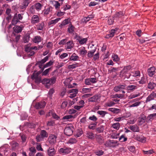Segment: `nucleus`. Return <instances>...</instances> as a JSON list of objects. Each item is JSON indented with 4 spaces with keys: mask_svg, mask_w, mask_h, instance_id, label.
<instances>
[{
    "mask_svg": "<svg viewBox=\"0 0 156 156\" xmlns=\"http://www.w3.org/2000/svg\"><path fill=\"white\" fill-rule=\"evenodd\" d=\"M156 116V113H154L151 114L149 115L147 117L148 119L149 120L153 119Z\"/></svg>",
    "mask_w": 156,
    "mask_h": 156,
    "instance_id": "nucleus-64",
    "label": "nucleus"
},
{
    "mask_svg": "<svg viewBox=\"0 0 156 156\" xmlns=\"http://www.w3.org/2000/svg\"><path fill=\"white\" fill-rule=\"evenodd\" d=\"M126 84H119L116 86L114 88L113 90L116 92L121 91V90L126 89Z\"/></svg>",
    "mask_w": 156,
    "mask_h": 156,
    "instance_id": "nucleus-10",
    "label": "nucleus"
},
{
    "mask_svg": "<svg viewBox=\"0 0 156 156\" xmlns=\"http://www.w3.org/2000/svg\"><path fill=\"white\" fill-rule=\"evenodd\" d=\"M42 38L39 36H35L32 40L33 41L37 44H38L41 42L42 40Z\"/></svg>",
    "mask_w": 156,
    "mask_h": 156,
    "instance_id": "nucleus-27",
    "label": "nucleus"
},
{
    "mask_svg": "<svg viewBox=\"0 0 156 156\" xmlns=\"http://www.w3.org/2000/svg\"><path fill=\"white\" fill-rule=\"evenodd\" d=\"M97 113L99 115L102 117L103 118L108 113L104 111H98L97 112Z\"/></svg>",
    "mask_w": 156,
    "mask_h": 156,
    "instance_id": "nucleus-44",
    "label": "nucleus"
},
{
    "mask_svg": "<svg viewBox=\"0 0 156 156\" xmlns=\"http://www.w3.org/2000/svg\"><path fill=\"white\" fill-rule=\"evenodd\" d=\"M156 86V84L153 82H150L148 84V88L149 89H153Z\"/></svg>",
    "mask_w": 156,
    "mask_h": 156,
    "instance_id": "nucleus-51",
    "label": "nucleus"
},
{
    "mask_svg": "<svg viewBox=\"0 0 156 156\" xmlns=\"http://www.w3.org/2000/svg\"><path fill=\"white\" fill-rule=\"evenodd\" d=\"M47 153L49 156H54L55 154L56 151L54 147H49L47 150Z\"/></svg>",
    "mask_w": 156,
    "mask_h": 156,
    "instance_id": "nucleus-18",
    "label": "nucleus"
},
{
    "mask_svg": "<svg viewBox=\"0 0 156 156\" xmlns=\"http://www.w3.org/2000/svg\"><path fill=\"white\" fill-rule=\"evenodd\" d=\"M129 129L134 132H138L139 131V127L136 125L130 126Z\"/></svg>",
    "mask_w": 156,
    "mask_h": 156,
    "instance_id": "nucleus-36",
    "label": "nucleus"
},
{
    "mask_svg": "<svg viewBox=\"0 0 156 156\" xmlns=\"http://www.w3.org/2000/svg\"><path fill=\"white\" fill-rule=\"evenodd\" d=\"M95 137L96 140L100 144H102L104 142V137L101 134H95Z\"/></svg>",
    "mask_w": 156,
    "mask_h": 156,
    "instance_id": "nucleus-17",
    "label": "nucleus"
},
{
    "mask_svg": "<svg viewBox=\"0 0 156 156\" xmlns=\"http://www.w3.org/2000/svg\"><path fill=\"white\" fill-rule=\"evenodd\" d=\"M96 82V79L95 78H87L85 80V83L87 85H90L91 84L95 83Z\"/></svg>",
    "mask_w": 156,
    "mask_h": 156,
    "instance_id": "nucleus-7",
    "label": "nucleus"
},
{
    "mask_svg": "<svg viewBox=\"0 0 156 156\" xmlns=\"http://www.w3.org/2000/svg\"><path fill=\"white\" fill-rule=\"evenodd\" d=\"M141 103L140 101H137L135 103H133L131 105L129 106V108H132L133 107H136L139 106L140 104Z\"/></svg>",
    "mask_w": 156,
    "mask_h": 156,
    "instance_id": "nucleus-54",
    "label": "nucleus"
},
{
    "mask_svg": "<svg viewBox=\"0 0 156 156\" xmlns=\"http://www.w3.org/2000/svg\"><path fill=\"white\" fill-rule=\"evenodd\" d=\"M98 99V96L97 95H94L92 97L89 98L88 100L89 102H94L96 101Z\"/></svg>",
    "mask_w": 156,
    "mask_h": 156,
    "instance_id": "nucleus-38",
    "label": "nucleus"
},
{
    "mask_svg": "<svg viewBox=\"0 0 156 156\" xmlns=\"http://www.w3.org/2000/svg\"><path fill=\"white\" fill-rule=\"evenodd\" d=\"M112 58L114 62H117L120 60V58L116 54H113L112 55Z\"/></svg>",
    "mask_w": 156,
    "mask_h": 156,
    "instance_id": "nucleus-40",
    "label": "nucleus"
},
{
    "mask_svg": "<svg viewBox=\"0 0 156 156\" xmlns=\"http://www.w3.org/2000/svg\"><path fill=\"white\" fill-rule=\"evenodd\" d=\"M50 79V84L52 85L55 83L56 80V78L55 76H53Z\"/></svg>",
    "mask_w": 156,
    "mask_h": 156,
    "instance_id": "nucleus-56",
    "label": "nucleus"
},
{
    "mask_svg": "<svg viewBox=\"0 0 156 156\" xmlns=\"http://www.w3.org/2000/svg\"><path fill=\"white\" fill-rule=\"evenodd\" d=\"M87 41V38H81L80 41H79V42L80 44L82 45L86 43Z\"/></svg>",
    "mask_w": 156,
    "mask_h": 156,
    "instance_id": "nucleus-55",
    "label": "nucleus"
},
{
    "mask_svg": "<svg viewBox=\"0 0 156 156\" xmlns=\"http://www.w3.org/2000/svg\"><path fill=\"white\" fill-rule=\"evenodd\" d=\"M87 136L89 139H94L95 137L94 134L91 132L89 131L87 133Z\"/></svg>",
    "mask_w": 156,
    "mask_h": 156,
    "instance_id": "nucleus-37",
    "label": "nucleus"
},
{
    "mask_svg": "<svg viewBox=\"0 0 156 156\" xmlns=\"http://www.w3.org/2000/svg\"><path fill=\"white\" fill-rule=\"evenodd\" d=\"M91 89L90 88H83L81 91L82 93L83 94L90 92Z\"/></svg>",
    "mask_w": 156,
    "mask_h": 156,
    "instance_id": "nucleus-53",
    "label": "nucleus"
},
{
    "mask_svg": "<svg viewBox=\"0 0 156 156\" xmlns=\"http://www.w3.org/2000/svg\"><path fill=\"white\" fill-rule=\"evenodd\" d=\"M125 95L123 94H115L114 95L113 98H120L122 99L124 97Z\"/></svg>",
    "mask_w": 156,
    "mask_h": 156,
    "instance_id": "nucleus-62",
    "label": "nucleus"
},
{
    "mask_svg": "<svg viewBox=\"0 0 156 156\" xmlns=\"http://www.w3.org/2000/svg\"><path fill=\"white\" fill-rule=\"evenodd\" d=\"M24 27V24H21L20 26H16L13 27V30L15 32L18 33L22 31L23 28Z\"/></svg>",
    "mask_w": 156,
    "mask_h": 156,
    "instance_id": "nucleus-16",
    "label": "nucleus"
},
{
    "mask_svg": "<svg viewBox=\"0 0 156 156\" xmlns=\"http://www.w3.org/2000/svg\"><path fill=\"white\" fill-rule=\"evenodd\" d=\"M108 111L113 112L114 113L118 114L121 111V109L117 108H109L108 109Z\"/></svg>",
    "mask_w": 156,
    "mask_h": 156,
    "instance_id": "nucleus-35",
    "label": "nucleus"
},
{
    "mask_svg": "<svg viewBox=\"0 0 156 156\" xmlns=\"http://www.w3.org/2000/svg\"><path fill=\"white\" fill-rule=\"evenodd\" d=\"M41 82L43 84L45 85V86L47 88H49L50 86L49 79H44L42 80Z\"/></svg>",
    "mask_w": 156,
    "mask_h": 156,
    "instance_id": "nucleus-24",
    "label": "nucleus"
},
{
    "mask_svg": "<svg viewBox=\"0 0 156 156\" xmlns=\"http://www.w3.org/2000/svg\"><path fill=\"white\" fill-rule=\"evenodd\" d=\"M131 74H128L129 75V76H128L129 77V78H130V77H133V78L129 80V81H134V80L136 79V77L139 76L140 75V71H136L134 72H131Z\"/></svg>",
    "mask_w": 156,
    "mask_h": 156,
    "instance_id": "nucleus-5",
    "label": "nucleus"
},
{
    "mask_svg": "<svg viewBox=\"0 0 156 156\" xmlns=\"http://www.w3.org/2000/svg\"><path fill=\"white\" fill-rule=\"evenodd\" d=\"M137 88L136 85H129L126 87V89L128 91H133Z\"/></svg>",
    "mask_w": 156,
    "mask_h": 156,
    "instance_id": "nucleus-25",
    "label": "nucleus"
},
{
    "mask_svg": "<svg viewBox=\"0 0 156 156\" xmlns=\"http://www.w3.org/2000/svg\"><path fill=\"white\" fill-rule=\"evenodd\" d=\"M68 92L69 93H71L69 94V97L72 98L76 96L78 93V90L77 89H72L69 90Z\"/></svg>",
    "mask_w": 156,
    "mask_h": 156,
    "instance_id": "nucleus-11",
    "label": "nucleus"
},
{
    "mask_svg": "<svg viewBox=\"0 0 156 156\" xmlns=\"http://www.w3.org/2000/svg\"><path fill=\"white\" fill-rule=\"evenodd\" d=\"M51 116H52V117L54 119L57 120H58L60 119L59 117L56 115L53 110L50 111L46 114L47 117H49Z\"/></svg>",
    "mask_w": 156,
    "mask_h": 156,
    "instance_id": "nucleus-9",
    "label": "nucleus"
},
{
    "mask_svg": "<svg viewBox=\"0 0 156 156\" xmlns=\"http://www.w3.org/2000/svg\"><path fill=\"white\" fill-rule=\"evenodd\" d=\"M30 44H29L25 46V51L27 52V55L30 57L33 55L35 54L34 52L30 48Z\"/></svg>",
    "mask_w": 156,
    "mask_h": 156,
    "instance_id": "nucleus-6",
    "label": "nucleus"
},
{
    "mask_svg": "<svg viewBox=\"0 0 156 156\" xmlns=\"http://www.w3.org/2000/svg\"><path fill=\"white\" fill-rule=\"evenodd\" d=\"M83 132L81 129H80L77 130L76 136L77 137L80 136L83 134Z\"/></svg>",
    "mask_w": 156,
    "mask_h": 156,
    "instance_id": "nucleus-46",
    "label": "nucleus"
},
{
    "mask_svg": "<svg viewBox=\"0 0 156 156\" xmlns=\"http://www.w3.org/2000/svg\"><path fill=\"white\" fill-rule=\"evenodd\" d=\"M107 147H115L119 145L118 142L116 140H108L104 144Z\"/></svg>",
    "mask_w": 156,
    "mask_h": 156,
    "instance_id": "nucleus-2",
    "label": "nucleus"
},
{
    "mask_svg": "<svg viewBox=\"0 0 156 156\" xmlns=\"http://www.w3.org/2000/svg\"><path fill=\"white\" fill-rule=\"evenodd\" d=\"M57 136L54 134H50L48 138V140L50 144L53 145L56 142Z\"/></svg>",
    "mask_w": 156,
    "mask_h": 156,
    "instance_id": "nucleus-4",
    "label": "nucleus"
},
{
    "mask_svg": "<svg viewBox=\"0 0 156 156\" xmlns=\"http://www.w3.org/2000/svg\"><path fill=\"white\" fill-rule=\"evenodd\" d=\"M119 140L120 142H123L127 140V138L125 136V135L122 134L119 137Z\"/></svg>",
    "mask_w": 156,
    "mask_h": 156,
    "instance_id": "nucleus-42",
    "label": "nucleus"
},
{
    "mask_svg": "<svg viewBox=\"0 0 156 156\" xmlns=\"http://www.w3.org/2000/svg\"><path fill=\"white\" fill-rule=\"evenodd\" d=\"M156 97V93L154 92H152L148 97L147 98L145 101V102L147 103L152 100H153Z\"/></svg>",
    "mask_w": 156,
    "mask_h": 156,
    "instance_id": "nucleus-21",
    "label": "nucleus"
},
{
    "mask_svg": "<svg viewBox=\"0 0 156 156\" xmlns=\"http://www.w3.org/2000/svg\"><path fill=\"white\" fill-rule=\"evenodd\" d=\"M74 128L73 126L69 125L66 127L64 130V133L67 136H70L73 133Z\"/></svg>",
    "mask_w": 156,
    "mask_h": 156,
    "instance_id": "nucleus-3",
    "label": "nucleus"
},
{
    "mask_svg": "<svg viewBox=\"0 0 156 156\" xmlns=\"http://www.w3.org/2000/svg\"><path fill=\"white\" fill-rule=\"evenodd\" d=\"M79 66V64L76 63L75 64H73L68 66V68L69 69H75L76 67H78Z\"/></svg>",
    "mask_w": 156,
    "mask_h": 156,
    "instance_id": "nucleus-52",
    "label": "nucleus"
},
{
    "mask_svg": "<svg viewBox=\"0 0 156 156\" xmlns=\"http://www.w3.org/2000/svg\"><path fill=\"white\" fill-rule=\"evenodd\" d=\"M77 140L75 138H70L67 144H73L76 143L77 142Z\"/></svg>",
    "mask_w": 156,
    "mask_h": 156,
    "instance_id": "nucleus-45",
    "label": "nucleus"
},
{
    "mask_svg": "<svg viewBox=\"0 0 156 156\" xmlns=\"http://www.w3.org/2000/svg\"><path fill=\"white\" fill-rule=\"evenodd\" d=\"M94 16L93 15H89L87 17H84L82 20L83 22L86 23L91 19L94 18Z\"/></svg>",
    "mask_w": 156,
    "mask_h": 156,
    "instance_id": "nucleus-29",
    "label": "nucleus"
},
{
    "mask_svg": "<svg viewBox=\"0 0 156 156\" xmlns=\"http://www.w3.org/2000/svg\"><path fill=\"white\" fill-rule=\"evenodd\" d=\"M147 73L150 76L152 77L155 73V67L152 66L149 68L147 70Z\"/></svg>",
    "mask_w": 156,
    "mask_h": 156,
    "instance_id": "nucleus-20",
    "label": "nucleus"
},
{
    "mask_svg": "<svg viewBox=\"0 0 156 156\" xmlns=\"http://www.w3.org/2000/svg\"><path fill=\"white\" fill-rule=\"evenodd\" d=\"M20 136H21V139L22 140V141L23 142H25L26 140L27 137L25 134L23 133L20 134Z\"/></svg>",
    "mask_w": 156,
    "mask_h": 156,
    "instance_id": "nucleus-61",
    "label": "nucleus"
},
{
    "mask_svg": "<svg viewBox=\"0 0 156 156\" xmlns=\"http://www.w3.org/2000/svg\"><path fill=\"white\" fill-rule=\"evenodd\" d=\"M40 134L44 138H46L48 136V133L44 130H42L41 131Z\"/></svg>",
    "mask_w": 156,
    "mask_h": 156,
    "instance_id": "nucleus-43",
    "label": "nucleus"
},
{
    "mask_svg": "<svg viewBox=\"0 0 156 156\" xmlns=\"http://www.w3.org/2000/svg\"><path fill=\"white\" fill-rule=\"evenodd\" d=\"M115 103L113 101H110L107 102L105 103V105L106 106L109 107H111L115 105Z\"/></svg>",
    "mask_w": 156,
    "mask_h": 156,
    "instance_id": "nucleus-58",
    "label": "nucleus"
},
{
    "mask_svg": "<svg viewBox=\"0 0 156 156\" xmlns=\"http://www.w3.org/2000/svg\"><path fill=\"white\" fill-rule=\"evenodd\" d=\"M40 18L37 15H34L32 17L31 20V23L32 24H35L40 22Z\"/></svg>",
    "mask_w": 156,
    "mask_h": 156,
    "instance_id": "nucleus-14",
    "label": "nucleus"
},
{
    "mask_svg": "<svg viewBox=\"0 0 156 156\" xmlns=\"http://www.w3.org/2000/svg\"><path fill=\"white\" fill-rule=\"evenodd\" d=\"M34 6L37 10L39 11L41 9L43 5L40 3H37L34 5Z\"/></svg>",
    "mask_w": 156,
    "mask_h": 156,
    "instance_id": "nucleus-39",
    "label": "nucleus"
},
{
    "mask_svg": "<svg viewBox=\"0 0 156 156\" xmlns=\"http://www.w3.org/2000/svg\"><path fill=\"white\" fill-rule=\"evenodd\" d=\"M51 69V68H49L45 70L42 73L43 76H46L48 73L49 71Z\"/></svg>",
    "mask_w": 156,
    "mask_h": 156,
    "instance_id": "nucleus-63",
    "label": "nucleus"
},
{
    "mask_svg": "<svg viewBox=\"0 0 156 156\" xmlns=\"http://www.w3.org/2000/svg\"><path fill=\"white\" fill-rule=\"evenodd\" d=\"M45 102L44 101L37 102L35 105V108L37 109L43 108L45 106Z\"/></svg>",
    "mask_w": 156,
    "mask_h": 156,
    "instance_id": "nucleus-23",
    "label": "nucleus"
},
{
    "mask_svg": "<svg viewBox=\"0 0 156 156\" xmlns=\"http://www.w3.org/2000/svg\"><path fill=\"white\" fill-rule=\"evenodd\" d=\"M136 138L137 140L142 143H144L146 141V138L143 136H137Z\"/></svg>",
    "mask_w": 156,
    "mask_h": 156,
    "instance_id": "nucleus-33",
    "label": "nucleus"
},
{
    "mask_svg": "<svg viewBox=\"0 0 156 156\" xmlns=\"http://www.w3.org/2000/svg\"><path fill=\"white\" fill-rule=\"evenodd\" d=\"M79 58V56L76 53H74L70 56L69 59L70 61H77L78 60Z\"/></svg>",
    "mask_w": 156,
    "mask_h": 156,
    "instance_id": "nucleus-26",
    "label": "nucleus"
},
{
    "mask_svg": "<svg viewBox=\"0 0 156 156\" xmlns=\"http://www.w3.org/2000/svg\"><path fill=\"white\" fill-rule=\"evenodd\" d=\"M73 46V41H69L65 44V48L68 51H70Z\"/></svg>",
    "mask_w": 156,
    "mask_h": 156,
    "instance_id": "nucleus-15",
    "label": "nucleus"
},
{
    "mask_svg": "<svg viewBox=\"0 0 156 156\" xmlns=\"http://www.w3.org/2000/svg\"><path fill=\"white\" fill-rule=\"evenodd\" d=\"M19 22H20V21L19 19H18L17 14H16L12 20V25H15Z\"/></svg>",
    "mask_w": 156,
    "mask_h": 156,
    "instance_id": "nucleus-28",
    "label": "nucleus"
},
{
    "mask_svg": "<svg viewBox=\"0 0 156 156\" xmlns=\"http://www.w3.org/2000/svg\"><path fill=\"white\" fill-rule=\"evenodd\" d=\"M30 2V0H23L20 5V8L21 9H25Z\"/></svg>",
    "mask_w": 156,
    "mask_h": 156,
    "instance_id": "nucleus-13",
    "label": "nucleus"
},
{
    "mask_svg": "<svg viewBox=\"0 0 156 156\" xmlns=\"http://www.w3.org/2000/svg\"><path fill=\"white\" fill-rule=\"evenodd\" d=\"M61 19V18H56L54 20H51L48 22V26H51L53 24H55L60 20Z\"/></svg>",
    "mask_w": 156,
    "mask_h": 156,
    "instance_id": "nucleus-31",
    "label": "nucleus"
},
{
    "mask_svg": "<svg viewBox=\"0 0 156 156\" xmlns=\"http://www.w3.org/2000/svg\"><path fill=\"white\" fill-rule=\"evenodd\" d=\"M40 73L38 72H35L31 76V78L32 80H34L36 78L39 77V75Z\"/></svg>",
    "mask_w": 156,
    "mask_h": 156,
    "instance_id": "nucleus-59",
    "label": "nucleus"
},
{
    "mask_svg": "<svg viewBox=\"0 0 156 156\" xmlns=\"http://www.w3.org/2000/svg\"><path fill=\"white\" fill-rule=\"evenodd\" d=\"M120 133H112L111 137L113 139H117Z\"/></svg>",
    "mask_w": 156,
    "mask_h": 156,
    "instance_id": "nucleus-49",
    "label": "nucleus"
},
{
    "mask_svg": "<svg viewBox=\"0 0 156 156\" xmlns=\"http://www.w3.org/2000/svg\"><path fill=\"white\" fill-rule=\"evenodd\" d=\"M51 7L50 6L45 8L44 10V14L46 15L48 14L51 11Z\"/></svg>",
    "mask_w": 156,
    "mask_h": 156,
    "instance_id": "nucleus-57",
    "label": "nucleus"
},
{
    "mask_svg": "<svg viewBox=\"0 0 156 156\" xmlns=\"http://www.w3.org/2000/svg\"><path fill=\"white\" fill-rule=\"evenodd\" d=\"M72 150V149L70 148L64 147L61 148L59 150V152L60 153L66 154L70 153Z\"/></svg>",
    "mask_w": 156,
    "mask_h": 156,
    "instance_id": "nucleus-8",
    "label": "nucleus"
},
{
    "mask_svg": "<svg viewBox=\"0 0 156 156\" xmlns=\"http://www.w3.org/2000/svg\"><path fill=\"white\" fill-rule=\"evenodd\" d=\"M140 95V94L138 93L137 94H131L128 97L129 99H132L133 98H136V97L139 96Z\"/></svg>",
    "mask_w": 156,
    "mask_h": 156,
    "instance_id": "nucleus-48",
    "label": "nucleus"
},
{
    "mask_svg": "<svg viewBox=\"0 0 156 156\" xmlns=\"http://www.w3.org/2000/svg\"><path fill=\"white\" fill-rule=\"evenodd\" d=\"M120 124L119 122L113 123L112 124V127L114 129L118 130L120 127Z\"/></svg>",
    "mask_w": 156,
    "mask_h": 156,
    "instance_id": "nucleus-47",
    "label": "nucleus"
},
{
    "mask_svg": "<svg viewBox=\"0 0 156 156\" xmlns=\"http://www.w3.org/2000/svg\"><path fill=\"white\" fill-rule=\"evenodd\" d=\"M44 138L42 136H41L40 134L37 135L36 137V139L37 142L43 140Z\"/></svg>",
    "mask_w": 156,
    "mask_h": 156,
    "instance_id": "nucleus-50",
    "label": "nucleus"
},
{
    "mask_svg": "<svg viewBox=\"0 0 156 156\" xmlns=\"http://www.w3.org/2000/svg\"><path fill=\"white\" fill-rule=\"evenodd\" d=\"M96 51V49L95 48L94 49L88 51L87 55V57L90 58L93 57Z\"/></svg>",
    "mask_w": 156,
    "mask_h": 156,
    "instance_id": "nucleus-34",
    "label": "nucleus"
},
{
    "mask_svg": "<svg viewBox=\"0 0 156 156\" xmlns=\"http://www.w3.org/2000/svg\"><path fill=\"white\" fill-rule=\"evenodd\" d=\"M104 130V126H101L96 128L97 132L99 133H103Z\"/></svg>",
    "mask_w": 156,
    "mask_h": 156,
    "instance_id": "nucleus-41",
    "label": "nucleus"
},
{
    "mask_svg": "<svg viewBox=\"0 0 156 156\" xmlns=\"http://www.w3.org/2000/svg\"><path fill=\"white\" fill-rule=\"evenodd\" d=\"M131 69V66L129 65L124 66L123 69L120 72V76H124V78L129 77L128 76H129V75L128 74L130 73H128V72Z\"/></svg>",
    "mask_w": 156,
    "mask_h": 156,
    "instance_id": "nucleus-1",
    "label": "nucleus"
},
{
    "mask_svg": "<svg viewBox=\"0 0 156 156\" xmlns=\"http://www.w3.org/2000/svg\"><path fill=\"white\" fill-rule=\"evenodd\" d=\"M93 59L94 61H96L98 59L99 57V52H97L93 56Z\"/></svg>",
    "mask_w": 156,
    "mask_h": 156,
    "instance_id": "nucleus-60",
    "label": "nucleus"
},
{
    "mask_svg": "<svg viewBox=\"0 0 156 156\" xmlns=\"http://www.w3.org/2000/svg\"><path fill=\"white\" fill-rule=\"evenodd\" d=\"M44 27V23L43 22H41L36 25L37 29L38 30H43Z\"/></svg>",
    "mask_w": 156,
    "mask_h": 156,
    "instance_id": "nucleus-32",
    "label": "nucleus"
},
{
    "mask_svg": "<svg viewBox=\"0 0 156 156\" xmlns=\"http://www.w3.org/2000/svg\"><path fill=\"white\" fill-rule=\"evenodd\" d=\"M74 27L72 25V23H70L67 28V31L69 33L72 34L74 31Z\"/></svg>",
    "mask_w": 156,
    "mask_h": 156,
    "instance_id": "nucleus-30",
    "label": "nucleus"
},
{
    "mask_svg": "<svg viewBox=\"0 0 156 156\" xmlns=\"http://www.w3.org/2000/svg\"><path fill=\"white\" fill-rule=\"evenodd\" d=\"M72 23L71 22V20L70 18H67L64 20L61 23H59V27L62 28L65 25Z\"/></svg>",
    "mask_w": 156,
    "mask_h": 156,
    "instance_id": "nucleus-12",
    "label": "nucleus"
},
{
    "mask_svg": "<svg viewBox=\"0 0 156 156\" xmlns=\"http://www.w3.org/2000/svg\"><path fill=\"white\" fill-rule=\"evenodd\" d=\"M118 30L117 28L115 29H112L109 31V34L106 35L105 37L106 38L108 39L110 37H112L114 36L115 33V31H116Z\"/></svg>",
    "mask_w": 156,
    "mask_h": 156,
    "instance_id": "nucleus-19",
    "label": "nucleus"
},
{
    "mask_svg": "<svg viewBox=\"0 0 156 156\" xmlns=\"http://www.w3.org/2000/svg\"><path fill=\"white\" fill-rule=\"evenodd\" d=\"M79 54L82 57H84L87 53V51L84 47H81L79 49Z\"/></svg>",
    "mask_w": 156,
    "mask_h": 156,
    "instance_id": "nucleus-22",
    "label": "nucleus"
}]
</instances>
